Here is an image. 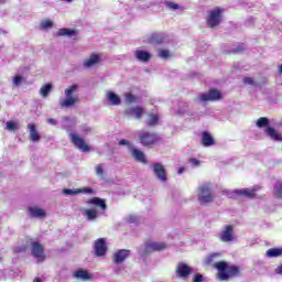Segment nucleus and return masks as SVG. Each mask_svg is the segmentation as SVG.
<instances>
[{
  "instance_id": "1",
  "label": "nucleus",
  "mask_w": 282,
  "mask_h": 282,
  "mask_svg": "<svg viewBox=\"0 0 282 282\" xmlns=\"http://www.w3.org/2000/svg\"><path fill=\"white\" fill-rule=\"evenodd\" d=\"M78 91H80V85L73 84L68 86L64 90L65 98H61L58 101L59 109H72L78 102Z\"/></svg>"
},
{
  "instance_id": "2",
  "label": "nucleus",
  "mask_w": 282,
  "mask_h": 282,
  "mask_svg": "<svg viewBox=\"0 0 282 282\" xmlns=\"http://www.w3.org/2000/svg\"><path fill=\"white\" fill-rule=\"evenodd\" d=\"M119 147H127L132 160L134 162H140V164H149V161L147 160V154L140 149H138L131 141L127 139L119 140Z\"/></svg>"
},
{
  "instance_id": "3",
  "label": "nucleus",
  "mask_w": 282,
  "mask_h": 282,
  "mask_svg": "<svg viewBox=\"0 0 282 282\" xmlns=\"http://www.w3.org/2000/svg\"><path fill=\"white\" fill-rule=\"evenodd\" d=\"M197 199L200 206H208L215 202V193H213L210 184L205 183L197 187Z\"/></svg>"
},
{
  "instance_id": "4",
  "label": "nucleus",
  "mask_w": 282,
  "mask_h": 282,
  "mask_svg": "<svg viewBox=\"0 0 282 282\" xmlns=\"http://www.w3.org/2000/svg\"><path fill=\"white\" fill-rule=\"evenodd\" d=\"M166 243L164 242H145L139 248V254L144 257L151 252H158L160 250H165Z\"/></svg>"
},
{
  "instance_id": "5",
  "label": "nucleus",
  "mask_w": 282,
  "mask_h": 282,
  "mask_svg": "<svg viewBox=\"0 0 282 282\" xmlns=\"http://www.w3.org/2000/svg\"><path fill=\"white\" fill-rule=\"evenodd\" d=\"M139 142L142 147H153L155 143L160 142V137L149 131H140Z\"/></svg>"
},
{
  "instance_id": "6",
  "label": "nucleus",
  "mask_w": 282,
  "mask_h": 282,
  "mask_svg": "<svg viewBox=\"0 0 282 282\" xmlns=\"http://www.w3.org/2000/svg\"><path fill=\"white\" fill-rule=\"evenodd\" d=\"M68 137L70 139L72 144H74V147H76V149H78L83 153H89V151H91V148H89V145L86 144L85 139L80 138V135H78L77 133L69 132Z\"/></svg>"
},
{
  "instance_id": "7",
  "label": "nucleus",
  "mask_w": 282,
  "mask_h": 282,
  "mask_svg": "<svg viewBox=\"0 0 282 282\" xmlns=\"http://www.w3.org/2000/svg\"><path fill=\"white\" fill-rule=\"evenodd\" d=\"M219 23H221V9L216 8L207 17V25L208 28H217Z\"/></svg>"
},
{
  "instance_id": "8",
  "label": "nucleus",
  "mask_w": 282,
  "mask_h": 282,
  "mask_svg": "<svg viewBox=\"0 0 282 282\" xmlns=\"http://www.w3.org/2000/svg\"><path fill=\"white\" fill-rule=\"evenodd\" d=\"M219 99H221V91L215 88H212L208 93H203L198 96V100L200 102H210Z\"/></svg>"
},
{
  "instance_id": "9",
  "label": "nucleus",
  "mask_w": 282,
  "mask_h": 282,
  "mask_svg": "<svg viewBox=\"0 0 282 282\" xmlns=\"http://www.w3.org/2000/svg\"><path fill=\"white\" fill-rule=\"evenodd\" d=\"M31 254L37 259V261H45V251L43 249V245L37 241L31 242Z\"/></svg>"
},
{
  "instance_id": "10",
  "label": "nucleus",
  "mask_w": 282,
  "mask_h": 282,
  "mask_svg": "<svg viewBox=\"0 0 282 282\" xmlns=\"http://www.w3.org/2000/svg\"><path fill=\"white\" fill-rule=\"evenodd\" d=\"M220 241L223 243H230V241L235 240V229L232 225H226L219 236Z\"/></svg>"
},
{
  "instance_id": "11",
  "label": "nucleus",
  "mask_w": 282,
  "mask_h": 282,
  "mask_svg": "<svg viewBox=\"0 0 282 282\" xmlns=\"http://www.w3.org/2000/svg\"><path fill=\"white\" fill-rule=\"evenodd\" d=\"M129 257H131V250L119 249L113 253L112 261L117 265H120V263H124V261H127V259H129Z\"/></svg>"
},
{
  "instance_id": "12",
  "label": "nucleus",
  "mask_w": 282,
  "mask_h": 282,
  "mask_svg": "<svg viewBox=\"0 0 282 282\" xmlns=\"http://www.w3.org/2000/svg\"><path fill=\"white\" fill-rule=\"evenodd\" d=\"M223 195L229 197V199H241V197H248V188L243 189H224Z\"/></svg>"
},
{
  "instance_id": "13",
  "label": "nucleus",
  "mask_w": 282,
  "mask_h": 282,
  "mask_svg": "<svg viewBox=\"0 0 282 282\" xmlns=\"http://www.w3.org/2000/svg\"><path fill=\"white\" fill-rule=\"evenodd\" d=\"M100 61H102V55L98 53H93L89 57L84 59L83 67L85 69H91V67H96V65H99Z\"/></svg>"
},
{
  "instance_id": "14",
  "label": "nucleus",
  "mask_w": 282,
  "mask_h": 282,
  "mask_svg": "<svg viewBox=\"0 0 282 282\" xmlns=\"http://www.w3.org/2000/svg\"><path fill=\"white\" fill-rule=\"evenodd\" d=\"M95 256L105 257L107 254V240L105 238H98L94 245Z\"/></svg>"
},
{
  "instance_id": "15",
  "label": "nucleus",
  "mask_w": 282,
  "mask_h": 282,
  "mask_svg": "<svg viewBox=\"0 0 282 282\" xmlns=\"http://www.w3.org/2000/svg\"><path fill=\"white\" fill-rule=\"evenodd\" d=\"M152 170L155 177L159 178L160 182H166V170L164 169V165L162 163H153Z\"/></svg>"
},
{
  "instance_id": "16",
  "label": "nucleus",
  "mask_w": 282,
  "mask_h": 282,
  "mask_svg": "<svg viewBox=\"0 0 282 282\" xmlns=\"http://www.w3.org/2000/svg\"><path fill=\"white\" fill-rule=\"evenodd\" d=\"M235 274H239V268L229 267V269L218 272V279L219 281H228V279L235 276Z\"/></svg>"
},
{
  "instance_id": "17",
  "label": "nucleus",
  "mask_w": 282,
  "mask_h": 282,
  "mask_svg": "<svg viewBox=\"0 0 282 282\" xmlns=\"http://www.w3.org/2000/svg\"><path fill=\"white\" fill-rule=\"evenodd\" d=\"M144 113V108L142 107H131L124 110V115L128 116V118H134L137 120H140V118H142V115Z\"/></svg>"
},
{
  "instance_id": "18",
  "label": "nucleus",
  "mask_w": 282,
  "mask_h": 282,
  "mask_svg": "<svg viewBox=\"0 0 282 282\" xmlns=\"http://www.w3.org/2000/svg\"><path fill=\"white\" fill-rule=\"evenodd\" d=\"M134 58L139 61V63H149L151 61V53L144 50L134 51Z\"/></svg>"
},
{
  "instance_id": "19",
  "label": "nucleus",
  "mask_w": 282,
  "mask_h": 282,
  "mask_svg": "<svg viewBox=\"0 0 282 282\" xmlns=\"http://www.w3.org/2000/svg\"><path fill=\"white\" fill-rule=\"evenodd\" d=\"M191 272H193V270L191 269V267H188V264L183 263V262H180L177 264V268H176L177 276L185 279L186 276H188V274H191Z\"/></svg>"
},
{
  "instance_id": "20",
  "label": "nucleus",
  "mask_w": 282,
  "mask_h": 282,
  "mask_svg": "<svg viewBox=\"0 0 282 282\" xmlns=\"http://www.w3.org/2000/svg\"><path fill=\"white\" fill-rule=\"evenodd\" d=\"M28 130H29V133H30L31 142H41V134L36 130V124L29 123L28 124Z\"/></svg>"
},
{
  "instance_id": "21",
  "label": "nucleus",
  "mask_w": 282,
  "mask_h": 282,
  "mask_svg": "<svg viewBox=\"0 0 282 282\" xmlns=\"http://www.w3.org/2000/svg\"><path fill=\"white\" fill-rule=\"evenodd\" d=\"M84 217H86L87 221H97L98 220V209L88 208L83 210Z\"/></svg>"
},
{
  "instance_id": "22",
  "label": "nucleus",
  "mask_w": 282,
  "mask_h": 282,
  "mask_svg": "<svg viewBox=\"0 0 282 282\" xmlns=\"http://www.w3.org/2000/svg\"><path fill=\"white\" fill-rule=\"evenodd\" d=\"M202 144L203 147H213L215 144V138H213V134L208 131H204L202 133Z\"/></svg>"
},
{
  "instance_id": "23",
  "label": "nucleus",
  "mask_w": 282,
  "mask_h": 282,
  "mask_svg": "<svg viewBox=\"0 0 282 282\" xmlns=\"http://www.w3.org/2000/svg\"><path fill=\"white\" fill-rule=\"evenodd\" d=\"M29 214L35 219H43V217L46 215L43 208L36 206L29 207Z\"/></svg>"
},
{
  "instance_id": "24",
  "label": "nucleus",
  "mask_w": 282,
  "mask_h": 282,
  "mask_svg": "<svg viewBox=\"0 0 282 282\" xmlns=\"http://www.w3.org/2000/svg\"><path fill=\"white\" fill-rule=\"evenodd\" d=\"M148 43L151 45H162V43H164V35L160 33H152L148 37Z\"/></svg>"
},
{
  "instance_id": "25",
  "label": "nucleus",
  "mask_w": 282,
  "mask_h": 282,
  "mask_svg": "<svg viewBox=\"0 0 282 282\" xmlns=\"http://www.w3.org/2000/svg\"><path fill=\"white\" fill-rule=\"evenodd\" d=\"M265 133L269 138L274 140V142H282V134L274 130V128L268 127L265 129Z\"/></svg>"
},
{
  "instance_id": "26",
  "label": "nucleus",
  "mask_w": 282,
  "mask_h": 282,
  "mask_svg": "<svg viewBox=\"0 0 282 282\" xmlns=\"http://www.w3.org/2000/svg\"><path fill=\"white\" fill-rule=\"evenodd\" d=\"M106 98H107L108 102L110 105H112V107L120 106L121 100H120V97L118 95H116V93H113V91L107 93Z\"/></svg>"
},
{
  "instance_id": "27",
  "label": "nucleus",
  "mask_w": 282,
  "mask_h": 282,
  "mask_svg": "<svg viewBox=\"0 0 282 282\" xmlns=\"http://www.w3.org/2000/svg\"><path fill=\"white\" fill-rule=\"evenodd\" d=\"M77 34L78 31L67 28L59 29L57 32V36H67L68 39H72V36H76Z\"/></svg>"
},
{
  "instance_id": "28",
  "label": "nucleus",
  "mask_w": 282,
  "mask_h": 282,
  "mask_svg": "<svg viewBox=\"0 0 282 282\" xmlns=\"http://www.w3.org/2000/svg\"><path fill=\"white\" fill-rule=\"evenodd\" d=\"M265 257H268V259H274L278 257H282V247L271 248V249L267 250Z\"/></svg>"
},
{
  "instance_id": "29",
  "label": "nucleus",
  "mask_w": 282,
  "mask_h": 282,
  "mask_svg": "<svg viewBox=\"0 0 282 282\" xmlns=\"http://www.w3.org/2000/svg\"><path fill=\"white\" fill-rule=\"evenodd\" d=\"M88 203L93 204V206H98L101 210H107V203L100 197H94Z\"/></svg>"
},
{
  "instance_id": "30",
  "label": "nucleus",
  "mask_w": 282,
  "mask_h": 282,
  "mask_svg": "<svg viewBox=\"0 0 282 282\" xmlns=\"http://www.w3.org/2000/svg\"><path fill=\"white\" fill-rule=\"evenodd\" d=\"M75 279H79L80 281H89L91 279V275H89V272L86 270L79 269L74 273Z\"/></svg>"
},
{
  "instance_id": "31",
  "label": "nucleus",
  "mask_w": 282,
  "mask_h": 282,
  "mask_svg": "<svg viewBox=\"0 0 282 282\" xmlns=\"http://www.w3.org/2000/svg\"><path fill=\"white\" fill-rule=\"evenodd\" d=\"M7 131L13 133L14 131H19V122L17 121H7L6 128Z\"/></svg>"
},
{
  "instance_id": "32",
  "label": "nucleus",
  "mask_w": 282,
  "mask_h": 282,
  "mask_svg": "<svg viewBox=\"0 0 282 282\" xmlns=\"http://www.w3.org/2000/svg\"><path fill=\"white\" fill-rule=\"evenodd\" d=\"M273 195L276 199H282V182L275 183L273 187Z\"/></svg>"
},
{
  "instance_id": "33",
  "label": "nucleus",
  "mask_w": 282,
  "mask_h": 282,
  "mask_svg": "<svg viewBox=\"0 0 282 282\" xmlns=\"http://www.w3.org/2000/svg\"><path fill=\"white\" fill-rule=\"evenodd\" d=\"M51 91H52V84H45L40 89V94H41V96H43V98H47V96H50Z\"/></svg>"
},
{
  "instance_id": "34",
  "label": "nucleus",
  "mask_w": 282,
  "mask_h": 282,
  "mask_svg": "<svg viewBox=\"0 0 282 282\" xmlns=\"http://www.w3.org/2000/svg\"><path fill=\"white\" fill-rule=\"evenodd\" d=\"M159 120H160V117H158V115L150 113L147 124H148V127H155V124H158Z\"/></svg>"
},
{
  "instance_id": "35",
  "label": "nucleus",
  "mask_w": 282,
  "mask_h": 282,
  "mask_svg": "<svg viewBox=\"0 0 282 282\" xmlns=\"http://www.w3.org/2000/svg\"><path fill=\"white\" fill-rule=\"evenodd\" d=\"M214 268H216V270H218V272H224L226 270H230V267H228V263L225 261L216 262L214 264Z\"/></svg>"
},
{
  "instance_id": "36",
  "label": "nucleus",
  "mask_w": 282,
  "mask_h": 282,
  "mask_svg": "<svg viewBox=\"0 0 282 282\" xmlns=\"http://www.w3.org/2000/svg\"><path fill=\"white\" fill-rule=\"evenodd\" d=\"M41 30H52L54 22L52 20H44L40 24Z\"/></svg>"
},
{
  "instance_id": "37",
  "label": "nucleus",
  "mask_w": 282,
  "mask_h": 282,
  "mask_svg": "<svg viewBox=\"0 0 282 282\" xmlns=\"http://www.w3.org/2000/svg\"><path fill=\"white\" fill-rule=\"evenodd\" d=\"M124 100L128 105H133V102H138V97L133 94L127 93L124 95Z\"/></svg>"
},
{
  "instance_id": "38",
  "label": "nucleus",
  "mask_w": 282,
  "mask_h": 282,
  "mask_svg": "<svg viewBox=\"0 0 282 282\" xmlns=\"http://www.w3.org/2000/svg\"><path fill=\"white\" fill-rule=\"evenodd\" d=\"M268 124H270V119L267 117H261L257 120V127L263 128L268 127Z\"/></svg>"
},
{
  "instance_id": "39",
  "label": "nucleus",
  "mask_w": 282,
  "mask_h": 282,
  "mask_svg": "<svg viewBox=\"0 0 282 282\" xmlns=\"http://www.w3.org/2000/svg\"><path fill=\"white\" fill-rule=\"evenodd\" d=\"M258 191H261V187H260V186L251 187V188L248 191V197H249V199L257 197V192H258Z\"/></svg>"
},
{
  "instance_id": "40",
  "label": "nucleus",
  "mask_w": 282,
  "mask_h": 282,
  "mask_svg": "<svg viewBox=\"0 0 282 282\" xmlns=\"http://www.w3.org/2000/svg\"><path fill=\"white\" fill-rule=\"evenodd\" d=\"M171 56V52L169 50H160L159 51V58H162L163 61H166Z\"/></svg>"
},
{
  "instance_id": "41",
  "label": "nucleus",
  "mask_w": 282,
  "mask_h": 282,
  "mask_svg": "<svg viewBox=\"0 0 282 282\" xmlns=\"http://www.w3.org/2000/svg\"><path fill=\"white\" fill-rule=\"evenodd\" d=\"M12 83H13V87H20L21 83H23V76H21V75H15V76L13 77Z\"/></svg>"
},
{
  "instance_id": "42",
  "label": "nucleus",
  "mask_w": 282,
  "mask_h": 282,
  "mask_svg": "<svg viewBox=\"0 0 282 282\" xmlns=\"http://www.w3.org/2000/svg\"><path fill=\"white\" fill-rule=\"evenodd\" d=\"M164 4L166 6V8H170V10H180L181 8L180 4L171 1H165Z\"/></svg>"
},
{
  "instance_id": "43",
  "label": "nucleus",
  "mask_w": 282,
  "mask_h": 282,
  "mask_svg": "<svg viewBox=\"0 0 282 282\" xmlns=\"http://www.w3.org/2000/svg\"><path fill=\"white\" fill-rule=\"evenodd\" d=\"M104 164H97L95 167L96 174L98 177H102L105 175V171L102 170Z\"/></svg>"
},
{
  "instance_id": "44",
  "label": "nucleus",
  "mask_w": 282,
  "mask_h": 282,
  "mask_svg": "<svg viewBox=\"0 0 282 282\" xmlns=\"http://www.w3.org/2000/svg\"><path fill=\"white\" fill-rule=\"evenodd\" d=\"M217 257H219V253H212L210 256H208L205 260V263L207 265H210V263H213V261H215V259H217Z\"/></svg>"
},
{
  "instance_id": "45",
  "label": "nucleus",
  "mask_w": 282,
  "mask_h": 282,
  "mask_svg": "<svg viewBox=\"0 0 282 282\" xmlns=\"http://www.w3.org/2000/svg\"><path fill=\"white\" fill-rule=\"evenodd\" d=\"M79 193H80L79 188H77V189H69V188L63 189L64 195H78Z\"/></svg>"
},
{
  "instance_id": "46",
  "label": "nucleus",
  "mask_w": 282,
  "mask_h": 282,
  "mask_svg": "<svg viewBox=\"0 0 282 282\" xmlns=\"http://www.w3.org/2000/svg\"><path fill=\"white\" fill-rule=\"evenodd\" d=\"M80 193H85L87 195H91V193H94V189H91V187H84V188H79Z\"/></svg>"
},
{
  "instance_id": "47",
  "label": "nucleus",
  "mask_w": 282,
  "mask_h": 282,
  "mask_svg": "<svg viewBox=\"0 0 282 282\" xmlns=\"http://www.w3.org/2000/svg\"><path fill=\"white\" fill-rule=\"evenodd\" d=\"M194 282H204V275L197 273L194 275Z\"/></svg>"
},
{
  "instance_id": "48",
  "label": "nucleus",
  "mask_w": 282,
  "mask_h": 282,
  "mask_svg": "<svg viewBox=\"0 0 282 282\" xmlns=\"http://www.w3.org/2000/svg\"><path fill=\"white\" fill-rule=\"evenodd\" d=\"M82 132L84 133V135H87V133H91V127L89 126L83 127Z\"/></svg>"
},
{
  "instance_id": "49",
  "label": "nucleus",
  "mask_w": 282,
  "mask_h": 282,
  "mask_svg": "<svg viewBox=\"0 0 282 282\" xmlns=\"http://www.w3.org/2000/svg\"><path fill=\"white\" fill-rule=\"evenodd\" d=\"M189 163L192 164V166H195V167L199 166V160L197 159H189Z\"/></svg>"
},
{
  "instance_id": "50",
  "label": "nucleus",
  "mask_w": 282,
  "mask_h": 282,
  "mask_svg": "<svg viewBox=\"0 0 282 282\" xmlns=\"http://www.w3.org/2000/svg\"><path fill=\"white\" fill-rule=\"evenodd\" d=\"M274 272L275 274H279L280 276H282V263L275 268Z\"/></svg>"
},
{
  "instance_id": "51",
  "label": "nucleus",
  "mask_w": 282,
  "mask_h": 282,
  "mask_svg": "<svg viewBox=\"0 0 282 282\" xmlns=\"http://www.w3.org/2000/svg\"><path fill=\"white\" fill-rule=\"evenodd\" d=\"M47 123L52 124V127H56V124H58V122L56 121V119L50 118L47 119Z\"/></svg>"
},
{
  "instance_id": "52",
  "label": "nucleus",
  "mask_w": 282,
  "mask_h": 282,
  "mask_svg": "<svg viewBox=\"0 0 282 282\" xmlns=\"http://www.w3.org/2000/svg\"><path fill=\"white\" fill-rule=\"evenodd\" d=\"M14 252H25V246H20L14 249Z\"/></svg>"
},
{
  "instance_id": "53",
  "label": "nucleus",
  "mask_w": 282,
  "mask_h": 282,
  "mask_svg": "<svg viewBox=\"0 0 282 282\" xmlns=\"http://www.w3.org/2000/svg\"><path fill=\"white\" fill-rule=\"evenodd\" d=\"M128 221H129V224H135V221H138V219L135 218V216H130L128 218Z\"/></svg>"
},
{
  "instance_id": "54",
  "label": "nucleus",
  "mask_w": 282,
  "mask_h": 282,
  "mask_svg": "<svg viewBox=\"0 0 282 282\" xmlns=\"http://www.w3.org/2000/svg\"><path fill=\"white\" fill-rule=\"evenodd\" d=\"M239 52H243V47L238 46L237 48L234 50V54H239Z\"/></svg>"
},
{
  "instance_id": "55",
  "label": "nucleus",
  "mask_w": 282,
  "mask_h": 282,
  "mask_svg": "<svg viewBox=\"0 0 282 282\" xmlns=\"http://www.w3.org/2000/svg\"><path fill=\"white\" fill-rule=\"evenodd\" d=\"M177 173L178 175H182V173H184V167H178Z\"/></svg>"
},
{
  "instance_id": "56",
  "label": "nucleus",
  "mask_w": 282,
  "mask_h": 282,
  "mask_svg": "<svg viewBox=\"0 0 282 282\" xmlns=\"http://www.w3.org/2000/svg\"><path fill=\"white\" fill-rule=\"evenodd\" d=\"M248 85H254V82L250 77L248 78Z\"/></svg>"
},
{
  "instance_id": "57",
  "label": "nucleus",
  "mask_w": 282,
  "mask_h": 282,
  "mask_svg": "<svg viewBox=\"0 0 282 282\" xmlns=\"http://www.w3.org/2000/svg\"><path fill=\"white\" fill-rule=\"evenodd\" d=\"M6 4V0H0V6Z\"/></svg>"
},
{
  "instance_id": "58",
  "label": "nucleus",
  "mask_w": 282,
  "mask_h": 282,
  "mask_svg": "<svg viewBox=\"0 0 282 282\" xmlns=\"http://www.w3.org/2000/svg\"><path fill=\"white\" fill-rule=\"evenodd\" d=\"M279 73L282 74V64L279 67Z\"/></svg>"
},
{
  "instance_id": "59",
  "label": "nucleus",
  "mask_w": 282,
  "mask_h": 282,
  "mask_svg": "<svg viewBox=\"0 0 282 282\" xmlns=\"http://www.w3.org/2000/svg\"><path fill=\"white\" fill-rule=\"evenodd\" d=\"M243 83H245V84H248V77H245V78H243Z\"/></svg>"
},
{
  "instance_id": "60",
  "label": "nucleus",
  "mask_w": 282,
  "mask_h": 282,
  "mask_svg": "<svg viewBox=\"0 0 282 282\" xmlns=\"http://www.w3.org/2000/svg\"><path fill=\"white\" fill-rule=\"evenodd\" d=\"M64 1H66V3H72V1H74V0H64Z\"/></svg>"
},
{
  "instance_id": "61",
  "label": "nucleus",
  "mask_w": 282,
  "mask_h": 282,
  "mask_svg": "<svg viewBox=\"0 0 282 282\" xmlns=\"http://www.w3.org/2000/svg\"><path fill=\"white\" fill-rule=\"evenodd\" d=\"M34 282H41V280H35Z\"/></svg>"
}]
</instances>
